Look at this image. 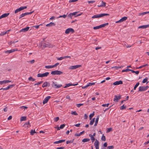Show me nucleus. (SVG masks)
<instances>
[{
	"label": "nucleus",
	"instance_id": "nucleus-1",
	"mask_svg": "<svg viewBox=\"0 0 149 149\" xmlns=\"http://www.w3.org/2000/svg\"><path fill=\"white\" fill-rule=\"evenodd\" d=\"M109 15L107 13H101L99 14L95 15L92 17V18H95L101 17L105 16H109Z\"/></svg>",
	"mask_w": 149,
	"mask_h": 149
},
{
	"label": "nucleus",
	"instance_id": "nucleus-2",
	"mask_svg": "<svg viewBox=\"0 0 149 149\" xmlns=\"http://www.w3.org/2000/svg\"><path fill=\"white\" fill-rule=\"evenodd\" d=\"M149 86H141L139 88V92L144 91L147 90L149 88Z\"/></svg>",
	"mask_w": 149,
	"mask_h": 149
},
{
	"label": "nucleus",
	"instance_id": "nucleus-3",
	"mask_svg": "<svg viewBox=\"0 0 149 149\" xmlns=\"http://www.w3.org/2000/svg\"><path fill=\"white\" fill-rule=\"evenodd\" d=\"M51 85L52 87L56 88H59L62 86V84H60L57 85L56 84V82H54L53 81H52V83L51 84Z\"/></svg>",
	"mask_w": 149,
	"mask_h": 149
},
{
	"label": "nucleus",
	"instance_id": "nucleus-4",
	"mask_svg": "<svg viewBox=\"0 0 149 149\" xmlns=\"http://www.w3.org/2000/svg\"><path fill=\"white\" fill-rule=\"evenodd\" d=\"M63 73L62 72L58 70L52 71L51 72V74L52 75H60Z\"/></svg>",
	"mask_w": 149,
	"mask_h": 149
},
{
	"label": "nucleus",
	"instance_id": "nucleus-5",
	"mask_svg": "<svg viewBox=\"0 0 149 149\" xmlns=\"http://www.w3.org/2000/svg\"><path fill=\"white\" fill-rule=\"evenodd\" d=\"M49 72H47L42 74H37L38 77H47L49 74Z\"/></svg>",
	"mask_w": 149,
	"mask_h": 149
},
{
	"label": "nucleus",
	"instance_id": "nucleus-6",
	"mask_svg": "<svg viewBox=\"0 0 149 149\" xmlns=\"http://www.w3.org/2000/svg\"><path fill=\"white\" fill-rule=\"evenodd\" d=\"M26 8H27V7L26 6H22V7H20L19 8H18V9H16L15 11V13H18V12H19L22 10H23L24 9Z\"/></svg>",
	"mask_w": 149,
	"mask_h": 149
},
{
	"label": "nucleus",
	"instance_id": "nucleus-7",
	"mask_svg": "<svg viewBox=\"0 0 149 149\" xmlns=\"http://www.w3.org/2000/svg\"><path fill=\"white\" fill-rule=\"evenodd\" d=\"M74 32V30L72 28H69L66 29L65 33L66 34H68L70 32L73 33Z\"/></svg>",
	"mask_w": 149,
	"mask_h": 149
},
{
	"label": "nucleus",
	"instance_id": "nucleus-8",
	"mask_svg": "<svg viewBox=\"0 0 149 149\" xmlns=\"http://www.w3.org/2000/svg\"><path fill=\"white\" fill-rule=\"evenodd\" d=\"M42 46L44 48L46 47H48L49 48H52L53 47V46L51 44L48 43L46 44L45 43L44 44H42Z\"/></svg>",
	"mask_w": 149,
	"mask_h": 149
},
{
	"label": "nucleus",
	"instance_id": "nucleus-9",
	"mask_svg": "<svg viewBox=\"0 0 149 149\" xmlns=\"http://www.w3.org/2000/svg\"><path fill=\"white\" fill-rule=\"evenodd\" d=\"M94 145L96 149H99V142L97 139H95Z\"/></svg>",
	"mask_w": 149,
	"mask_h": 149
},
{
	"label": "nucleus",
	"instance_id": "nucleus-10",
	"mask_svg": "<svg viewBox=\"0 0 149 149\" xmlns=\"http://www.w3.org/2000/svg\"><path fill=\"white\" fill-rule=\"evenodd\" d=\"M127 17H124L118 21L116 22V23H118L120 22H122L124 21H125L127 20Z\"/></svg>",
	"mask_w": 149,
	"mask_h": 149
},
{
	"label": "nucleus",
	"instance_id": "nucleus-11",
	"mask_svg": "<svg viewBox=\"0 0 149 149\" xmlns=\"http://www.w3.org/2000/svg\"><path fill=\"white\" fill-rule=\"evenodd\" d=\"M51 97L50 96H48L47 97L43 100V103L45 104L48 101L49 99Z\"/></svg>",
	"mask_w": 149,
	"mask_h": 149
},
{
	"label": "nucleus",
	"instance_id": "nucleus-12",
	"mask_svg": "<svg viewBox=\"0 0 149 149\" xmlns=\"http://www.w3.org/2000/svg\"><path fill=\"white\" fill-rule=\"evenodd\" d=\"M115 98L114 99L113 101L115 102H118V100L121 98V96L119 95L118 96L117 95L115 96Z\"/></svg>",
	"mask_w": 149,
	"mask_h": 149
},
{
	"label": "nucleus",
	"instance_id": "nucleus-13",
	"mask_svg": "<svg viewBox=\"0 0 149 149\" xmlns=\"http://www.w3.org/2000/svg\"><path fill=\"white\" fill-rule=\"evenodd\" d=\"M81 66V65H77L74 66H71L70 67L69 69H75Z\"/></svg>",
	"mask_w": 149,
	"mask_h": 149
},
{
	"label": "nucleus",
	"instance_id": "nucleus-14",
	"mask_svg": "<svg viewBox=\"0 0 149 149\" xmlns=\"http://www.w3.org/2000/svg\"><path fill=\"white\" fill-rule=\"evenodd\" d=\"M29 27H27L26 28L22 29L19 31V32H25L27 31L29 29Z\"/></svg>",
	"mask_w": 149,
	"mask_h": 149
},
{
	"label": "nucleus",
	"instance_id": "nucleus-15",
	"mask_svg": "<svg viewBox=\"0 0 149 149\" xmlns=\"http://www.w3.org/2000/svg\"><path fill=\"white\" fill-rule=\"evenodd\" d=\"M11 82V81L8 80H5L2 81H0V84H6Z\"/></svg>",
	"mask_w": 149,
	"mask_h": 149
},
{
	"label": "nucleus",
	"instance_id": "nucleus-16",
	"mask_svg": "<svg viewBox=\"0 0 149 149\" xmlns=\"http://www.w3.org/2000/svg\"><path fill=\"white\" fill-rule=\"evenodd\" d=\"M123 84L122 81H117L113 83V84L114 85H118L119 84Z\"/></svg>",
	"mask_w": 149,
	"mask_h": 149
},
{
	"label": "nucleus",
	"instance_id": "nucleus-17",
	"mask_svg": "<svg viewBox=\"0 0 149 149\" xmlns=\"http://www.w3.org/2000/svg\"><path fill=\"white\" fill-rule=\"evenodd\" d=\"M50 86V84L49 82L46 81L44 82L42 85V87L44 88V87H47V86Z\"/></svg>",
	"mask_w": 149,
	"mask_h": 149
},
{
	"label": "nucleus",
	"instance_id": "nucleus-18",
	"mask_svg": "<svg viewBox=\"0 0 149 149\" xmlns=\"http://www.w3.org/2000/svg\"><path fill=\"white\" fill-rule=\"evenodd\" d=\"M148 27H149V24L140 26L138 27V28H142L143 29H145Z\"/></svg>",
	"mask_w": 149,
	"mask_h": 149
},
{
	"label": "nucleus",
	"instance_id": "nucleus-19",
	"mask_svg": "<svg viewBox=\"0 0 149 149\" xmlns=\"http://www.w3.org/2000/svg\"><path fill=\"white\" fill-rule=\"evenodd\" d=\"M95 84V83H94V82L89 83L87 85L84 86V89L86 88L87 87H88L89 86L94 85Z\"/></svg>",
	"mask_w": 149,
	"mask_h": 149
},
{
	"label": "nucleus",
	"instance_id": "nucleus-20",
	"mask_svg": "<svg viewBox=\"0 0 149 149\" xmlns=\"http://www.w3.org/2000/svg\"><path fill=\"white\" fill-rule=\"evenodd\" d=\"M17 50V49H12L10 50H8L7 51H6L5 52V53H11L12 52H14L15 51H16Z\"/></svg>",
	"mask_w": 149,
	"mask_h": 149
},
{
	"label": "nucleus",
	"instance_id": "nucleus-21",
	"mask_svg": "<svg viewBox=\"0 0 149 149\" xmlns=\"http://www.w3.org/2000/svg\"><path fill=\"white\" fill-rule=\"evenodd\" d=\"M78 84H72L71 83H69L67 84H66L65 86L64 87V88H66L72 85L74 86H76Z\"/></svg>",
	"mask_w": 149,
	"mask_h": 149
},
{
	"label": "nucleus",
	"instance_id": "nucleus-22",
	"mask_svg": "<svg viewBox=\"0 0 149 149\" xmlns=\"http://www.w3.org/2000/svg\"><path fill=\"white\" fill-rule=\"evenodd\" d=\"M65 141V139H64V140H59L58 141H56L54 142V144H58V143H62V142H64Z\"/></svg>",
	"mask_w": 149,
	"mask_h": 149
},
{
	"label": "nucleus",
	"instance_id": "nucleus-23",
	"mask_svg": "<svg viewBox=\"0 0 149 149\" xmlns=\"http://www.w3.org/2000/svg\"><path fill=\"white\" fill-rule=\"evenodd\" d=\"M55 24L53 22H51L49 24H47L46 25L47 27L51 26H55Z\"/></svg>",
	"mask_w": 149,
	"mask_h": 149
},
{
	"label": "nucleus",
	"instance_id": "nucleus-24",
	"mask_svg": "<svg viewBox=\"0 0 149 149\" xmlns=\"http://www.w3.org/2000/svg\"><path fill=\"white\" fill-rule=\"evenodd\" d=\"M83 134H84V131H82L79 133H75L74 134V136H79Z\"/></svg>",
	"mask_w": 149,
	"mask_h": 149
},
{
	"label": "nucleus",
	"instance_id": "nucleus-25",
	"mask_svg": "<svg viewBox=\"0 0 149 149\" xmlns=\"http://www.w3.org/2000/svg\"><path fill=\"white\" fill-rule=\"evenodd\" d=\"M99 116H97L96 118V120H95V124H94V126H96L97 125V124L98 123V120H99Z\"/></svg>",
	"mask_w": 149,
	"mask_h": 149
},
{
	"label": "nucleus",
	"instance_id": "nucleus-26",
	"mask_svg": "<svg viewBox=\"0 0 149 149\" xmlns=\"http://www.w3.org/2000/svg\"><path fill=\"white\" fill-rule=\"evenodd\" d=\"M106 3L103 1H102V4L100 6H98L99 7H104L106 6Z\"/></svg>",
	"mask_w": 149,
	"mask_h": 149
},
{
	"label": "nucleus",
	"instance_id": "nucleus-27",
	"mask_svg": "<svg viewBox=\"0 0 149 149\" xmlns=\"http://www.w3.org/2000/svg\"><path fill=\"white\" fill-rule=\"evenodd\" d=\"M9 15V13H4L1 15L2 18L6 17Z\"/></svg>",
	"mask_w": 149,
	"mask_h": 149
},
{
	"label": "nucleus",
	"instance_id": "nucleus-28",
	"mask_svg": "<svg viewBox=\"0 0 149 149\" xmlns=\"http://www.w3.org/2000/svg\"><path fill=\"white\" fill-rule=\"evenodd\" d=\"M89 136L91 137V139L92 141V142L93 143L94 141L95 140V138L93 136H92V135L91 134H90L89 135Z\"/></svg>",
	"mask_w": 149,
	"mask_h": 149
},
{
	"label": "nucleus",
	"instance_id": "nucleus-29",
	"mask_svg": "<svg viewBox=\"0 0 149 149\" xmlns=\"http://www.w3.org/2000/svg\"><path fill=\"white\" fill-rule=\"evenodd\" d=\"M108 24H109V23H106L105 24H102L101 25H100V28H102V27H104V26L108 25Z\"/></svg>",
	"mask_w": 149,
	"mask_h": 149
},
{
	"label": "nucleus",
	"instance_id": "nucleus-30",
	"mask_svg": "<svg viewBox=\"0 0 149 149\" xmlns=\"http://www.w3.org/2000/svg\"><path fill=\"white\" fill-rule=\"evenodd\" d=\"M26 120V116H22L20 118V121H25Z\"/></svg>",
	"mask_w": 149,
	"mask_h": 149
},
{
	"label": "nucleus",
	"instance_id": "nucleus-31",
	"mask_svg": "<svg viewBox=\"0 0 149 149\" xmlns=\"http://www.w3.org/2000/svg\"><path fill=\"white\" fill-rule=\"evenodd\" d=\"M148 66V64H146L145 65H142L141 66H140L139 67L136 68V69H140V68H143V67H145V66Z\"/></svg>",
	"mask_w": 149,
	"mask_h": 149
},
{
	"label": "nucleus",
	"instance_id": "nucleus-32",
	"mask_svg": "<svg viewBox=\"0 0 149 149\" xmlns=\"http://www.w3.org/2000/svg\"><path fill=\"white\" fill-rule=\"evenodd\" d=\"M30 133L31 135H33L34 134L36 133V132L35 130H32Z\"/></svg>",
	"mask_w": 149,
	"mask_h": 149
},
{
	"label": "nucleus",
	"instance_id": "nucleus-33",
	"mask_svg": "<svg viewBox=\"0 0 149 149\" xmlns=\"http://www.w3.org/2000/svg\"><path fill=\"white\" fill-rule=\"evenodd\" d=\"M94 115V112L91 114L89 116L90 120H91L93 116Z\"/></svg>",
	"mask_w": 149,
	"mask_h": 149
},
{
	"label": "nucleus",
	"instance_id": "nucleus-34",
	"mask_svg": "<svg viewBox=\"0 0 149 149\" xmlns=\"http://www.w3.org/2000/svg\"><path fill=\"white\" fill-rule=\"evenodd\" d=\"M95 118H93V119H92L90 121V125H92L93 124V123H94V122H95Z\"/></svg>",
	"mask_w": 149,
	"mask_h": 149
},
{
	"label": "nucleus",
	"instance_id": "nucleus-35",
	"mask_svg": "<svg viewBox=\"0 0 149 149\" xmlns=\"http://www.w3.org/2000/svg\"><path fill=\"white\" fill-rule=\"evenodd\" d=\"M28 80H29V81H35V79L33 78V77H30L29 78H28Z\"/></svg>",
	"mask_w": 149,
	"mask_h": 149
},
{
	"label": "nucleus",
	"instance_id": "nucleus-36",
	"mask_svg": "<svg viewBox=\"0 0 149 149\" xmlns=\"http://www.w3.org/2000/svg\"><path fill=\"white\" fill-rule=\"evenodd\" d=\"M139 82H137L135 85V86L134 87V90H135L136 88L138 87V86L139 85Z\"/></svg>",
	"mask_w": 149,
	"mask_h": 149
},
{
	"label": "nucleus",
	"instance_id": "nucleus-37",
	"mask_svg": "<svg viewBox=\"0 0 149 149\" xmlns=\"http://www.w3.org/2000/svg\"><path fill=\"white\" fill-rule=\"evenodd\" d=\"M45 68L47 69H49L53 68V65H46L45 66Z\"/></svg>",
	"mask_w": 149,
	"mask_h": 149
},
{
	"label": "nucleus",
	"instance_id": "nucleus-38",
	"mask_svg": "<svg viewBox=\"0 0 149 149\" xmlns=\"http://www.w3.org/2000/svg\"><path fill=\"white\" fill-rule=\"evenodd\" d=\"M25 14H26L25 13H22V14H21L20 16L19 19H20L24 17V16H26V15Z\"/></svg>",
	"mask_w": 149,
	"mask_h": 149
},
{
	"label": "nucleus",
	"instance_id": "nucleus-39",
	"mask_svg": "<svg viewBox=\"0 0 149 149\" xmlns=\"http://www.w3.org/2000/svg\"><path fill=\"white\" fill-rule=\"evenodd\" d=\"M101 139L102 141H106L105 136L103 134L102 135V136Z\"/></svg>",
	"mask_w": 149,
	"mask_h": 149
},
{
	"label": "nucleus",
	"instance_id": "nucleus-40",
	"mask_svg": "<svg viewBox=\"0 0 149 149\" xmlns=\"http://www.w3.org/2000/svg\"><path fill=\"white\" fill-rule=\"evenodd\" d=\"M126 106H125L123 104V106H121L120 107V109L121 110H123V109H126Z\"/></svg>",
	"mask_w": 149,
	"mask_h": 149
},
{
	"label": "nucleus",
	"instance_id": "nucleus-41",
	"mask_svg": "<svg viewBox=\"0 0 149 149\" xmlns=\"http://www.w3.org/2000/svg\"><path fill=\"white\" fill-rule=\"evenodd\" d=\"M67 16V15L64 14L62 15H60V16L58 18H61V17H63L64 18H65Z\"/></svg>",
	"mask_w": 149,
	"mask_h": 149
},
{
	"label": "nucleus",
	"instance_id": "nucleus-42",
	"mask_svg": "<svg viewBox=\"0 0 149 149\" xmlns=\"http://www.w3.org/2000/svg\"><path fill=\"white\" fill-rule=\"evenodd\" d=\"M56 58H57V59L58 60V61L61 60H63V59H64V56H63V57H59V58L56 57Z\"/></svg>",
	"mask_w": 149,
	"mask_h": 149
},
{
	"label": "nucleus",
	"instance_id": "nucleus-43",
	"mask_svg": "<svg viewBox=\"0 0 149 149\" xmlns=\"http://www.w3.org/2000/svg\"><path fill=\"white\" fill-rule=\"evenodd\" d=\"M114 148V147L113 146H108L107 147V149H113Z\"/></svg>",
	"mask_w": 149,
	"mask_h": 149
},
{
	"label": "nucleus",
	"instance_id": "nucleus-44",
	"mask_svg": "<svg viewBox=\"0 0 149 149\" xmlns=\"http://www.w3.org/2000/svg\"><path fill=\"white\" fill-rule=\"evenodd\" d=\"M121 68V67L117 66H114L111 67L112 68H115L117 70L118 69L120 68Z\"/></svg>",
	"mask_w": 149,
	"mask_h": 149
},
{
	"label": "nucleus",
	"instance_id": "nucleus-45",
	"mask_svg": "<svg viewBox=\"0 0 149 149\" xmlns=\"http://www.w3.org/2000/svg\"><path fill=\"white\" fill-rule=\"evenodd\" d=\"M130 69H129V68H126V69H125V70H123L122 71V72H128V71H130Z\"/></svg>",
	"mask_w": 149,
	"mask_h": 149
},
{
	"label": "nucleus",
	"instance_id": "nucleus-46",
	"mask_svg": "<svg viewBox=\"0 0 149 149\" xmlns=\"http://www.w3.org/2000/svg\"><path fill=\"white\" fill-rule=\"evenodd\" d=\"M148 78L147 77L145 78L144 79H143L142 81V83H144L146 82L148 80Z\"/></svg>",
	"mask_w": 149,
	"mask_h": 149
},
{
	"label": "nucleus",
	"instance_id": "nucleus-47",
	"mask_svg": "<svg viewBox=\"0 0 149 149\" xmlns=\"http://www.w3.org/2000/svg\"><path fill=\"white\" fill-rule=\"evenodd\" d=\"M147 14L146 12H144L141 13H139V16L142 15H144L145 14Z\"/></svg>",
	"mask_w": 149,
	"mask_h": 149
},
{
	"label": "nucleus",
	"instance_id": "nucleus-48",
	"mask_svg": "<svg viewBox=\"0 0 149 149\" xmlns=\"http://www.w3.org/2000/svg\"><path fill=\"white\" fill-rule=\"evenodd\" d=\"M42 82H43V81H40V82H38L37 83H36V84H34V86L38 85L40 84H42Z\"/></svg>",
	"mask_w": 149,
	"mask_h": 149
},
{
	"label": "nucleus",
	"instance_id": "nucleus-49",
	"mask_svg": "<svg viewBox=\"0 0 149 149\" xmlns=\"http://www.w3.org/2000/svg\"><path fill=\"white\" fill-rule=\"evenodd\" d=\"M100 28V25L99 26H97L94 27L93 28V29L94 30L98 29Z\"/></svg>",
	"mask_w": 149,
	"mask_h": 149
},
{
	"label": "nucleus",
	"instance_id": "nucleus-50",
	"mask_svg": "<svg viewBox=\"0 0 149 149\" xmlns=\"http://www.w3.org/2000/svg\"><path fill=\"white\" fill-rule=\"evenodd\" d=\"M59 119V118L58 117L54 118V120L55 122H57Z\"/></svg>",
	"mask_w": 149,
	"mask_h": 149
},
{
	"label": "nucleus",
	"instance_id": "nucleus-51",
	"mask_svg": "<svg viewBox=\"0 0 149 149\" xmlns=\"http://www.w3.org/2000/svg\"><path fill=\"white\" fill-rule=\"evenodd\" d=\"M71 114L72 115H77L78 114L76 113V111H72Z\"/></svg>",
	"mask_w": 149,
	"mask_h": 149
},
{
	"label": "nucleus",
	"instance_id": "nucleus-52",
	"mask_svg": "<svg viewBox=\"0 0 149 149\" xmlns=\"http://www.w3.org/2000/svg\"><path fill=\"white\" fill-rule=\"evenodd\" d=\"M6 33H7V32H6V31L5 32H4V31L2 32L1 33H0V35L1 36H3V35H5Z\"/></svg>",
	"mask_w": 149,
	"mask_h": 149
},
{
	"label": "nucleus",
	"instance_id": "nucleus-53",
	"mask_svg": "<svg viewBox=\"0 0 149 149\" xmlns=\"http://www.w3.org/2000/svg\"><path fill=\"white\" fill-rule=\"evenodd\" d=\"M65 126V124H63L60 126V128L61 129H63L64 127Z\"/></svg>",
	"mask_w": 149,
	"mask_h": 149
},
{
	"label": "nucleus",
	"instance_id": "nucleus-54",
	"mask_svg": "<svg viewBox=\"0 0 149 149\" xmlns=\"http://www.w3.org/2000/svg\"><path fill=\"white\" fill-rule=\"evenodd\" d=\"M14 86V85L13 84L9 85L7 87V88L8 89H9V88H12Z\"/></svg>",
	"mask_w": 149,
	"mask_h": 149
},
{
	"label": "nucleus",
	"instance_id": "nucleus-55",
	"mask_svg": "<svg viewBox=\"0 0 149 149\" xmlns=\"http://www.w3.org/2000/svg\"><path fill=\"white\" fill-rule=\"evenodd\" d=\"M72 16H73L71 13H70V14H68V17H69L70 18H71V19L72 18Z\"/></svg>",
	"mask_w": 149,
	"mask_h": 149
},
{
	"label": "nucleus",
	"instance_id": "nucleus-56",
	"mask_svg": "<svg viewBox=\"0 0 149 149\" xmlns=\"http://www.w3.org/2000/svg\"><path fill=\"white\" fill-rule=\"evenodd\" d=\"M112 130V129L111 128H109L107 129V132H109L110 131H111Z\"/></svg>",
	"mask_w": 149,
	"mask_h": 149
},
{
	"label": "nucleus",
	"instance_id": "nucleus-57",
	"mask_svg": "<svg viewBox=\"0 0 149 149\" xmlns=\"http://www.w3.org/2000/svg\"><path fill=\"white\" fill-rule=\"evenodd\" d=\"M76 105H77V107H79L83 105V104H77Z\"/></svg>",
	"mask_w": 149,
	"mask_h": 149
},
{
	"label": "nucleus",
	"instance_id": "nucleus-58",
	"mask_svg": "<svg viewBox=\"0 0 149 149\" xmlns=\"http://www.w3.org/2000/svg\"><path fill=\"white\" fill-rule=\"evenodd\" d=\"M20 108L21 109H27L28 107H27L26 106H22L20 107Z\"/></svg>",
	"mask_w": 149,
	"mask_h": 149
},
{
	"label": "nucleus",
	"instance_id": "nucleus-59",
	"mask_svg": "<svg viewBox=\"0 0 149 149\" xmlns=\"http://www.w3.org/2000/svg\"><path fill=\"white\" fill-rule=\"evenodd\" d=\"M109 103H108L107 104H102V106L103 107H108L109 106Z\"/></svg>",
	"mask_w": 149,
	"mask_h": 149
},
{
	"label": "nucleus",
	"instance_id": "nucleus-60",
	"mask_svg": "<svg viewBox=\"0 0 149 149\" xmlns=\"http://www.w3.org/2000/svg\"><path fill=\"white\" fill-rule=\"evenodd\" d=\"M73 142V141H66V143L67 144H68L70 143H71Z\"/></svg>",
	"mask_w": 149,
	"mask_h": 149
},
{
	"label": "nucleus",
	"instance_id": "nucleus-61",
	"mask_svg": "<svg viewBox=\"0 0 149 149\" xmlns=\"http://www.w3.org/2000/svg\"><path fill=\"white\" fill-rule=\"evenodd\" d=\"M95 1H88V2L89 3H93L95 2Z\"/></svg>",
	"mask_w": 149,
	"mask_h": 149
},
{
	"label": "nucleus",
	"instance_id": "nucleus-62",
	"mask_svg": "<svg viewBox=\"0 0 149 149\" xmlns=\"http://www.w3.org/2000/svg\"><path fill=\"white\" fill-rule=\"evenodd\" d=\"M59 64V63H56L54 65H52L53 67L54 68V67H55L56 66H57Z\"/></svg>",
	"mask_w": 149,
	"mask_h": 149
},
{
	"label": "nucleus",
	"instance_id": "nucleus-63",
	"mask_svg": "<svg viewBox=\"0 0 149 149\" xmlns=\"http://www.w3.org/2000/svg\"><path fill=\"white\" fill-rule=\"evenodd\" d=\"M40 25H42L41 24H40V25H36V26H33V27L36 28V29H38L39 28V26Z\"/></svg>",
	"mask_w": 149,
	"mask_h": 149
},
{
	"label": "nucleus",
	"instance_id": "nucleus-64",
	"mask_svg": "<svg viewBox=\"0 0 149 149\" xmlns=\"http://www.w3.org/2000/svg\"><path fill=\"white\" fill-rule=\"evenodd\" d=\"M33 12V11H32V12H29V13H25V14L26 15H30V14H32Z\"/></svg>",
	"mask_w": 149,
	"mask_h": 149
}]
</instances>
